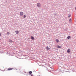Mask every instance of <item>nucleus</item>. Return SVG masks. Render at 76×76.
<instances>
[{
    "instance_id": "obj_1",
    "label": "nucleus",
    "mask_w": 76,
    "mask_h": 76,
    "mask_svg": "<svg viewBox=\"0 0 76 76\" xmlns=\"http://www.w3.org/2000/svg\"><path fill=\"white\" fill-rule=\"evenodd\" d=\"M20 15L21 16H23V12H20Z\"/></svg>"
},
{
    "instance_id": "obj_2",
    "label": "nucleus",
    "mask_w": 76,
    "mask_h": 76,
    "mask_svg": "<svg viewBox=\"0 0 76 76\" xmlns=\"http://www.w3.org/2000/svg\"><path fill=\"white\" fill-rule=\"evenodd\" d=\"M37 6L38 7H41V4L39 3H38L37 4Z\"/></svg>"
},
{
    "instance_id": "obj_3",
    "label": "nucleus",
    "mask_w": 76,
    "mask_h": 76,
    "mask_svg": "<svg viewBox=\"0 0 76 76\" xmlns=\"http://www.w3.org/2000/svg\"><path fill=\"white\" fill-rule=\"evenodd\" d=\"M12 70H13V68H10L8 69V71Z\"/></svg>"
},
{
    "instance_id": "obj_4",
    "label": "nucleus",
    "mask_w": 76,
    "mask_h": 76,
    "mask_svg": "<svg viewBox=\"0 0 76 76\" xmlns=\"http://www.w3.org/2000/svg\"><path fill=\"white\" fill-rule=\"evenodd\" d=\"M57 48H61V47L59 45H57L56 46Z\"/></svg>"
},
{
    "instance_id": "obj_5",
    "label": "nucleus",
    "mask_w": 76,
    "mask_h": 76,
    "mask_svg": "<svg viewBox=\"0 0 76 76\" xmlns=\"http://www.w3.org/2000/svg\"><path fill=\"white\" fill-rule=\"evenodd\" d=\"M46 49H47V50H50V48H49L48 47V46H47L46 47Z\"/></svg>"
},
{
    "instance_id": "obj_6",
    "label": "nucleus",
    "mask_w": 76,
    "mask_h": 76,
    "mask_svg": "<svg viewBox=\"0 0 76 76\" xmlns=\"http://www.w3.org/2000/svg\"><path fill=\"white\" fill-rule=\"evenodd\" d=\"M56 42L58 43L59 42V40H58V39H56Z\"/></svg>"
},
{
    "instance_id": "obj_7",
    "label": "nucleus",
    "mask_w": 76,
    "mask_h": 76,
    "mask_svg": "<svg viewBox=\"0 0 76 76\" xmlns=\"http://www.w3.org/2000/svg\"><path fill=\"white\" fill-rule=\"evenodd\" d=\"M15 32H16V34H19V31H15Z\"/></svg>"
},
{
    "instance_id": "obj_8",
    "label": "nucleus",
    "mask_w": 76,
    "mask_h": 76,
    "mask_svg": "<svg viewBox=\"0 0 76 76\" xmlns=\"http://www.w3.org/2000/svg\"><path fill=\"white\" fill-rule=\"evenodd\" d=\"M67 53H70V49H69L67 51Z\"/></svg>"
},
{
    "instance_id": "obj_9",
    "label": "nucleus",
    "mask_w": 76,
    "mask_h": 76,
    "mask_svg": "<svg viewBox=\"0 0 76 76\" xmlns=\"http://www.w3.org/2000/svg\"><path fill=\"white\" fill-rule=\"evenodd\" d=\"M29 73L30 75H31V74H32V72L31 71L29 72Z\"/></svg>"
},
{
    "instance_id": "obj_10",
    "label": "nucleus",
    "mask_w": 76,
    "mask_h": 76,
    "mask_svg": "<svg viewBox=\"0 0 76 76\" xmlns=\"http://www.w3.org/2000/svg\"><path fill=\"white\" fill-rule=\"evenodd\" d=\"M7 35H9V34H10L9 32H7Z\"/></svg>"
},
{
    "instance_id": "obj_11",
    "label": "nucleus",
    "mask_w": 76,
    "mask_h": 76,
    "mask_svg": "<svg viewBox=\"0 0 76 76\" xmlns=\"http://www.w3.org/2000/svg\"><path fill=\"white\" fill-rule=\"evenodd\" d=\"M71 16V15L70 14L68 15V18H70V17Z\"/></svg>"
},
{
    "instance_id": "obj_12",
    "label": "nucleus",
    "mask_w": 76,
    "mask_h": 76,
    "mask_svg": "<svg viewBox=\"0 0 76 76\" xmlns=\"http://www.w3.org/2000/svg\"><path fill=\"white\" fill-rule=\"evenodd\" d=\"M10 42H13V41H12V40H10Z\"/></svg>"
},
{
    "instance_id": "obj_13",
    "label": "nucleus",
    "mask_w": 76,
    "mask_h": 76,
    "mask_svg": "<svg viewBox=\"0 0 76 76\" xmlns=\"http://www.w3.org/2000/svg\"><path fill=\"white\" fill-rule=\"evenodd\" d=\"M71 37L70 36H68L67 37V38H70Z\"/></svg>"
},
{
    "instance_id": "obj_14",
    "label": "nucleus",
    "mask_w": 76,
    "mask_h": 76,
    "mask_svg": "<svg viewBox=\"0 0 76 76\" xmlns=\"http://www.w3.org/2000/svg\"><path fill=\"white\" fill-rule=\"evenodd\" d=\"M7 68H5L4 69V71H6V69H7Z\"/></svg>"
},
{
    "instance_id": "obj_15",
    "label": "nucleus",
    "mask_w": 76,
    "mask_h": 76,
    "mask_svg": "<svg viewBox=\"0 0 76 76\" xmlns=\"http://www.w3.org/2000/svg\"><path fill=\"white\" fill-rule=\"evenodd\" d=\"M26 17V16L25 15H24L23 16V18H24Z\"/></svg>"
},
{
    "instance_id": "obj_16",
    "label": "nucleus",
    "mask_w": 76,
    "mask_h": 76,
    "mask_svg": "<svg viewBox=\"0 0 76 76\" xmlns=\"http://www.w3.org/2000/svg\"><path fill=\"white\" fill-rule=\"evenodd\" d=\"M31 38H34V37H33L31 36Z\"/></svg>"
},
{
    "instance_id": "obj_17",
    "label": "nucleus",
    "mask_w": 76,
    "mask_h": 76,
    "mask_svg": "<svg viewBox=\"0 0 76 76\" xmlns=\"http://www.w3.org/2000/svg\"><path fill=\"white\" fill-rule=\"evenodd\" d=\"M32 40H34V38H32L31 39Z\"/></svg>"
},
{
    "instance_id": "obj_18",
    "label": "nucleus",
    "mask_w": 76,
    "mask_h": 76,
    "mask_svg": "<svg viewBox=\"0 0 76 76\" xmlns=\"http://www.w3.org/2000/svg\"><path fill=\"white\" fill-rule=\"evenodd\" d=\"M0 36H1V33H0Z\"/></svg>"
},
{
    "instance_id": "obj_19",
    "label": "nucleus",
    "mask_w": 76,
    "mask_h": 76,
    "mask_svg": "<svg viewBox=\"0 0 76 76\" xmlns=\"http://www.w3.org/2000/svg\"><path fill=\"white\" fill-rule=\"evenodd\" d=\"M70 20H71V19H70Z\"/></svg>"
},
{
    "instance_id": "obj_20",
    "label": "nucleus",
    "mask_w": 76,
    "mask_h": 76,
    "mask_svg": "<svg viewBox=\"0 0 76 76\" xmlns=\"http://www.w3.org/2000/svg\"><path fill=\"white\" fill-rule=\"evenodd\" d=\"M75 10H76V7H75Z\"/></svg>"
},
{
    "instance_id": "obj_21",
    "label": "nucleus",
    "mask_w": 76,
    "mask_h": 76,
    "mask_svg": "<svg viewBox=\"0 0 76 76\" xmlns=\"http://www.w3.org/2000/svg\"><path fill=\"white\" fill-rule=\"evenodd\" d=\"M31 76H32L31 75Z\"/></svg>"
}]
</instances>
